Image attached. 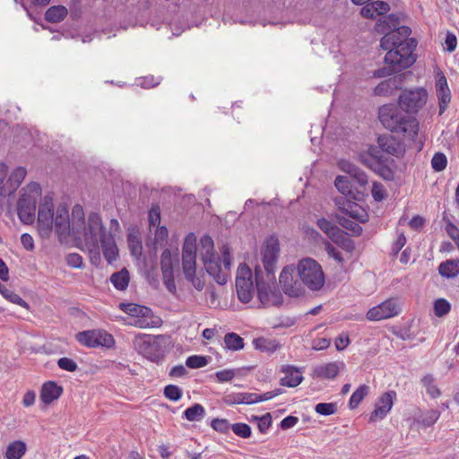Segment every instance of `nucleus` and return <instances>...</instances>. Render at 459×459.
<instances>
[{
	"mask_svg": "<svg viewBox=\"0 0 459 459\" xmlns=\"http://www.w3.org/2000/svg\"><path fill=\"white\" fill-rule=\"evenodd\" d=\"M411 30L408 26H400L388 33H385L380 40V47L387 50L385 63L388 67L380 68L374 73L375 77H385L411 66L416 57L413 51L417 42L409 38Z\"/></svg>",
	"mask_w": 459,
	"mask_h": 459,
	"instance_id": "1",
	"label": "nucleus"
},
{
	"mask_svg": "<svg viewBox=\"0 0 459 459\" xmlns=\"http://www.w3.org/2000/svg\"><path fill=\"white\" fill-rule=\"evenodd\" d=\"M279 255V240L272 236L266 239L261 249L264 270L259 265L255 268L257 298L264 307H279L283 301L282 295L276 286L274 274Z\"/></svg>",
	"mask_w": 459,
	"mask_h": 459,
	"instance_id": "2",
	"label": "nucleus"
},
{
	"mask_svg": "<svg viewBox=\"0 0 459 459\" xmlns=\"http://www.w3.org/2000/svg\"><path fill=\"white\" fill-rule=\"evenodd\" d=\"M403 111L394 104L384 105L378 110L379 121L387 130L414 140L418 135L419 123L414 117L404 114Z\"/></svg>",
	"mask_w": 459,
	"mask_h": 459,
	"instance_id": "3",
	"label": "nucleus"
},
{
	"mask_svg": "<svg viewBox=\"0 0 459 459\" xmlns=\"http://www.w3.org/2000/svg\"><path fill=\"white\" fill-rule=\"evenodd\" d=\"M183 273L187 281L201 291L204 288L205 281L203 273H196V245L194 234H188L185 239L182 249Z\"/></svg>",
	"mask_w": 459,
	"mask_h": 459,
	"instance_id": "4",
	"label": "nucleus"
},
{
	"mask_svg": "<svg viewBox=\"0 0 459 459\" xmlns=\"http://www.w3.org/2000/svg\"><path fill=\"white\" fill-rule=\"evenodd\" d=\"M206 273L220 285L227 283L230 275V248L224 244L221 247V255L213 254L201 258Z\"/></svg>",
	"mask_w": 459,
	"mask_h": 459,
	"instance_id": "5",
	"label": "nucleus"
},
{
	"mask_svg": "<svg viewBox=\"0 0 459 459\" xmlns=\"http://www.w3.org/2000/svg\"><path fill=\"white\" fill-rule=\"evenodd\" d=\"M168 338L165 335H138L134 340V349L151 361L161 360L167 351Z\"/></svg>",
	"mask_w": 459,
	"mask_h": 459,
	"instance_id": "6",
	"label": "nucleus"
},
{
	"mask_svg": "<svg viewBox=\"0 0 459 459\" xmlns=\"http://www.w3.org/2000/svg\"><path fill=\"white\" fill-rule=\"evenodd\" d=\"M41 195L39 183L31 182L22 188L17 204L18 216L24 224H31L35 220L37 200Z\"/></svg>",
	"mask_w": 459,
	"mask_h": 459,
	"instance_id": "7",
	"label": "nucleus"
},
{
	"mask_svg": "<svg viewBox=\"0 0 459 459\" xmlns=\"http://www.w3.org/2000/svg\"><path fill=\"white\" fill-rule=\"evenodd\" d=\"M300 280L311 290H318L325 284V275L321 265L312 258H304L298 264Z\"/></svg>",
	"mask_w": 459,
	"mask_h": 459,
	"instance_id": "8",
	"label": "nucleus"
},
{
	"mask_svg": "<svg viewBox=\"0 0 459 459\" xmlns=\"http://www.w3.org/2000/svg\"><path fill=\"white\" fill-rule=\"evenodd\" d=\"M428 92L420 88L417 90H405L399 97V107L407 114H416L426 104Z\"/></svg>",
	"mask_w": 459,
	"mask_h": 459,
	"instance_id": "9",
	"label": "nucleus"
},
{
	"mask_svg": "<svg viewBox=\"0 0 459 459\" xmlns=\"http://www.w3.org/2000/svg\"><path fill=\"white\" fill-rule=\"evenodd\" d=\"M236 290L239 300L243 303L251 301L254 296L252 273L246 264L238 267L236 275Z\"/></svg>",
	"mask_w": 459,
	"mask_h": 459,
	"instance_id": "10",
	"label": "nucleus"
},
{
	"mask_svg": "<svg viewBox=\"0 0 459 459\" xmlns=\"http://www.w3.org/2000/svg\"><path fill=\"white\" fill-rule=\"evenodd\" d=\"M75 338L81 344L89 348H97L100 346L111 348L115 344L112 334L104 330H86L79 332Z\"/></svg>",
	"mask_w": 459,
	"mask_h": 459,
	"instance_id": "11",
	"label": "nucleus"
},
{
	"mask_svg": "<svg viewBox=\"0 0 459 459\" xmlns=\"http://www.w3.org/2000/svg\"><path fill=\"white\" fill-rule=\"evenodd\" d=\"M112 234L108 231L103 223L101 217L97 212H91L88 216L87 226L84 232L85 245L97 247L102 241V236Z\"/></svg>",
	"mask_w": 459,
	"mask_h": 459,
	"instance_id": "12",
	"label": "nucleus"
},
{
	"mask_svg": "<svg viewBox=\"0 0 459 459\" xmlns=\"http://www.w3.org/2000/svg\"><path fill=\"white\" fill-rule=\"evenodd\" d=\"M54 204L50 196H45L43 203L39 206L38 226L42 236L48 237L53 230Z\"/></svg>",
	"mask_w": 459,
	"mask_h": 459,
	"instance_id": "13",
	"label": "nucleus"
},
{
	"mask_svg": "<svg viewBox=\"0 0 459 459\" xmlns=\"http://www.w3.org/2000/svg\"><path fill=\"white\" fill-rule=\"evenodd\" d=\"M359 161L385 180L391 181L394 178V173L392 169V166L394 163L393 159L386 157L385 159L376 160L368 156H360Z\"/></svg>",
	"mask_w": 459,
	"mask_h": 459,
	"instance_id": "14",
	"label": "nucleus"
},
{
	"mask_svg": "<svg viewBox=\"0 0 459 459\" xmlns=\"http://www.w3.org/2000/svg\"><path fill=\"white\" fill-rule=\"evenodd\" d=\"M295 268L293 266H285L281 272L279 282L283 292L293 298L299 297L303 293L301 283L294 280Z\"/></svg>",
	"mask_w": 459,
	"mask_h": 459,
	"instance_id": "15",
	"label": "nucleus"
},
{
	"mask_svg": "<svg viewBox=\"0 0 459 459\" xmlns=\"http://www.w3.org/2000/svg\"><path fill=\"white\" fill-rule=\"evenodd\" d=\"M399 312L400 308L396 300L389 299L370 308L367 313V319L369 321H380L395 316Z\"/></svg>",
	"mask_w": 459,
	"mask_h": 459,
	"instance_id": "16",
	"label": "nucleus"
},
{
	"mask_svg": "<svg viewBox=\"0 0 459 459\" xmlns=\"http://www.w3.org/2000/svg\"><path fill=\"white\" fill-rule=\"evenodd\" d=\"M396 394L394 391L384 393L377 401L376 408L369 416L370 422H376L379 420H383L394 404V398Z\"/></svg>",
	"mask_w": 459,
	"mask_h": 459,
	"instance_id": "17",
	"label": "nucleus"
},
{
	"mask_svg": "<svg viewBox=\"0 0 459 459\" xmlns=\"http://www.w3.org/2000/svg\"><path fill=\"white\" fill-rule=\"evenodd\" d=\"M436 94L438 100L439 112L441 116L447 109L451 101V91L447 81L443 73H438L436 81Z\"/></svg>",
	"mask_w": 459,
	"mask_h": 459,
	"instance_id": "18",
	"label": "nucleus"
},
{
	"mask_svg": "<svg viewBox=\"0 0 459 459\" xmlns=\"http://www.w3.org/2000/svg\"><path fill=\"white\" fill-rule=\"evenodd\" d=\"M53 228H55V230L60 238L62 237L65 238L69 235L70 219L66 206L59 205L56 208L54 215Z\"/></svg>",
	"mask_w": 459,
	"mask_h": 459,
	"instance_id": "19",
	"label": "nucleus"
},
{
	"mask_svg": "<svg viewBox=\"0 0 459 459\" xmlns=\"http://www.w3.org/2000/svg\"><path fill=\"white\" fill-rule=\"evenodd\" d=\"M377 143L382 152L394 156H400L403 153L404 149L401 142L395 137L389 134L379 135Z\"/></svg>",
	"mask_w": 459,
	"mask_h": 459,
	"instance_id": "20",
	"label": "nucleus"
},
{
	"mask_svg": "<svg viewBox=\"0 0 459 459\" xmlns=\"http://www.w3.org/2000/svg\"><path fill=\"white\" fill-rule=\"evenodd\" d=\"M403 82V76L399 74L382 81L375 89L374 93L376 96H389L398 89H400Z\"/></svg>",
	"mask_w": 459,
	"mask_h": 459,
	"instance_id": "21",
	"label": "nucleus"
},
{
	"mask_svg": "<svg viewBox=\"0 0 459 459\" xmlns=\"http://www.w3.org/2000/svg\"><path fill=\"white\" fill-rule=\"evenodd\" d=\"M339 167L343 172L349 174L359 186L365 187L368 185L367 174L351 161L342 160L339 162Z\"/></svg>",
	"mask_w": 459,
	"mask_h": 459,
	"instance_id": "22",
	"label": "nucleus"
},
{
	"mask_svg": "<svg viewBox=\"0 0 459 459\" xmlns=\"http://www.w3.org/2000/svg\"><path fill=\"white\" fill-rule=\"evenodd\" d=\"M63 394V387L54 381L43 384L40 391V400L45 404H49L57 400Z\"/></svg>",
	"mask_w": 459,
	"mask_h": 459,
	"instance_id": "23",
	"label": "nucleus"
},
{
	"mask_svg": "<svg viewBox=\"0 0 459 459\" xmlns=\"http://www.w3.org/2000/svg\"><path fill=\"white\" fill-rule=\"evenodd\" d=\"M281 372L285 375L281 378L280 384L283 386L296 387L303 380V377L299 368L292 366H284Z\"/></svg>",
	"mask_w": 459,
	"mask_h": 459,
	"instance_id": "24",
	"label": "nucleus"
},
{
	"mask_svg": "<svg viewBox=\"0 0 459 459\" xmlns=\"http://www.w3.org/2000/svg\"><path fill=\"white\" fill-rule=\"evenodd\" d=\"M102 253L108 264H112L118 256V248L116 245L113 234L102 236V241L100 243Z\"/></svg>",
	"mask_w": 459,
	"mask_h": 459,
	"instance_id": "25",
	"label": "nucleus"
},
{
	"mask_svg": "<svg viewBox=\"0 0 459 459\" xmlns=\"http://www.w3.org/2000/svg\"><path fill=\"white\" fill-rule=\"evenodd\" d=\"M438 273L446 279H455L459 275V258L447 259L439 264Z\"/></svg>",
	"mask_w": 459,
	"mask_h": 459,
	"instance_id": "26",
	"label": "nucleus"
},
{
	"mask_svg": "<svg viewBox=\"0 0 459 459\" xmlns=\"http://www.w3.org/2000/svg\"><path fill=\"white\" fill-rule=\"evenodd\" d=\"M68 10L64 5H52L45 13V20L50 23H58L65 19Z\"/></svg>",
	"mask_w": 459,
	"mask_h": 459,
	"instance_id": "27",
	"label": "nucleus"
},
{
	"mask_svg": "<svg viewBox=\"0 0 459 459\" xmlns=\"http://www.w3.org/2000/svg\"><path fill=\"white\" fill-rule=\"evenodd\" d=\"M340 371L337 362H330L315 368L314 375L321 378H334Z\"/></svg>",
	"mask_w": 459,
	"mask_h": 459,
	"instance_id": "28",
	"label": "nucleus"
},
{
	"mask_svg": "<svg viewBox=\"0 0 459 459\" xmlns=\"http://www.w3.org/2000/svg\"><path fill=\"white\" fill-rule=\"evenodd\" d=\"M26 453V444L17 440L10 443L5 451V459H21Z\"/></svg>",
	"mask_w": 459,
	"mask_h": 459,
	"instance_id": "29",
	"label": "nucleus"
},
{
	"mask_svg": "<svg viewBox=\"0 0 459 459\" xmlns=\"http://www.w3.org/2000/svg\"><path fill=\"white\" fill-rule=\"evenodd\" d=\"M255 400V393H238L228 395L225 402L228 404H254Z\"/></svg>",
	"mask_w": 459,
	"mask_h": 459,
	"instance_id": "30",
	"label": "nucleus"
},
{
	"mask_svg": "<svg viewBox=\"0 0 459 459\" xmlns=\"http://www.w3.org/2000/svg\"><path fill=\"white\" fill-rule=\"evenodd\" d=\"M129 273L124 268L119 272L114 273L110 277V281L114 287L119 290H124L129 284Z\"/></svg>",
	"mask_w": 459,
	"mask_h": 459,
	"instance_id": "31",
	"label": "nucleus"
},
{
	"mask_svg": "<svg viewBox=\"0 0 459 459\" xmlns=\"http://www.w3.org/2000/svg\"><path fill=\"white\" fill-rule=\"evenodd\" d=\"M120 308L132 316H147L151 309L134 303H121Z\"/></svg>",
	"mask_w": 459,
	"mask_h": 459,
	"instance_id": "32",
	"label": "nucleus"
},
{
	"mask_svg": "<svg viewBox=\"0 0 459 459\" xmlns=\"http://www.w3.org/2000/svg\"><path fill=\"white\" fill-rule=\"evenodd\" d=\"M27 171L23 167L16 168L8 178L10 194L13 193L22 184L23 179L25 178Z\"/></svg>",
	"mask_w": 459,
	"mask_h": 459,
	"instance_id": "33",
	"label": "nucleus"
},
{
	"mask_svg": "<svg viewBox=\"0 0 459 459\" xmlns=\"http://www.w3.org/2000/svg\"><path fill=\"white\" fill-rule=\"evenodd\" d=\"M369 392V386L366 385H359L351 394L349 401V407L351 409L357 408L361 401L368 395Z\"/></svg>",
	"mask_w": 459,
	"mask_h": 459,
	"instance_id": "34",
	"label": "nucleus"
},
{
	"mask_svg": "<svg viewBox=\"0 0 459 459\" xmlns=\"http://www.w3.org/2000/svg\"><path fill=\"white\" fill-rule=\"evenodd\" d=\"M205 414V410L203 405L195 403L193 406L187 408L184 411L185 418L189 421L201 420Z\"/></svg>",
	"mask_w": 459,
	"mask_h": 459,
	"instance_id": "35",
	"label": "nucleus"
},
{
	"mask_svg": "<svg viewBox=\"0 0 459 459\" xmlns=\"http://www.w3.org/2000/svg\"><path fill=\"white\" fill-rule=\"evenodd\" d=\"M199 253L201 258L208 257L209 255L216 254L214 252L213 240L209 235H204L201 238Z\"/></svg>",
	"mask_w": 459,
	"mask_h": 459,
	"instance_id": "36",
	"label": "nucleus"
},
{
	"mask_svg": "<svg viewBox=\"0 0 459 459\" xmlns=\"http://www.w3.org/2000/svg\"><path fill=\"white\" fill-rule=\"evenodd\" d=\"M226 347L232 351H238L244 347V340L235 333H229L224 337Z\"/></svg>",
	"mask_w": 459,
	"mask_h": 459,
	"instance_id": "37",
	"label": "nucleus"
},
{
	"mask_svg": "<svg viewBox=\"0 0 459 459\" xmlns=\"http://www.w3.org/2000/svg\"><path fill=\"white\" fill-rule=\"evenodd\" d=\"M316 224L331 238L340 231V229L334 223L325 218L318 219Z\"/></svg>",
	"mask_w": 459,
	"mask_h": 459,
	"instance_id": "38",
	"label": "nucleus"
},
{
	"mask_svg": "<svg viewBox=\"0 0 459 459\" xmlns=\"http://www.w3.org/2000/svg\"><path fill=\"white\" fill-rule=\"evenodd\" d=\"M440 417V412L437 410H429L422 412L418 419V422L424 427L432 426Z\"/></svg>",
	"mask_w": 459,
	"mask_h": 459,
	"instance_id": "39",
	"label": "nucleus"
},
{
	"mask_svg": "<svg viewBox=\"0 0 459 459\" xmlns=\"http://www.w3.org/2000/svg\"><path fill=\"white\" fill-rule=\"evenodd\" d=\"M338 222L343 228L351 230L352 234L355 236H359L362 233L361 226L358 222L351 220L350 218L339 217Z\"/></svg>",
	"mask_w": 459,
	"mask_h": 459,
	"instance_id": "40",
	"label": "nucleus"
},
{
	"mask_svg": "<svg viewBox=\"0 0 459 459\" xmlns=\"http://www.w3.org/2000/svg\"><path fill=\"white\" fill-rule=\"evenodd\" d=\"M160 267L162 273H173V258L169 249H165L160 256Z\"/></svg>",
	"mask_w": 459,
	"mask_h": 459,
	"instance_id": "41",
	"label": "nucleus"
},
{
	"mask_svg": "<svg viewBox=\"0 0 459 459\" xmlns=\"http://www.w3.org/2000/svg\"><path fill=\"white\" fill-rule=\"evenodd\" d=\"M446 156L442 152H436L431 160L432 169L437 172H440L446 169Z\"/></svg>",
	"mask_w": 459,
	"mask_h": 459,
	"instance_id": "42",
	"label": "nucleus"
},
{
	"mask_svg": "<svg viewBox=\"0 0 459 459\" xmlns=\"http://www.w3.org/2000/svg\"><path fill=\"white\" fill-rule=\"evenodd\" d=\"M316 413L323 416H329L337 411V404L334 403H320L315 407Z\"/></svg>",
	"mask_w": 459,
	"mask_h": 459,
	"instance_id": "43",
	"label": "nucleus"
},
{
	"mask_svg": "<svg viewBox=\"0 0 459 459\" xmlns=\"http://www.w3.org/2000/svg\"><path fill=\"white\" fill-rule=\"evenodd\" d=\"M334 186L344 195L351 193L350 180L345 176H337L334 180Z\"/></svg>",
	"mask_w": 459,
	"mask_h": 459,
	"instance_id": "44",
	"label": "nucleus"
},
{
	"mask_svg": "<svg viewBox=\"0 0 459 459\" xmlns=\"http://www.w3.org/2000/svg\"><path fill=\"white\" fill-rule=\"evenodd\" d=\"M208 364V359L204 356L192 355L186 360V365L189 368H200Z\"/></svg>",
	"mask_w": 459,
	"mask_h": 459,
	"instance_id": "45",
	"label": "nucleus"
},
{
	"mask_svg": "<svg viewBox=\"0 0 459 459\" xmlns=\"http://www.w3.org/2000/svg\"><path fill=\"white\" fill-rule=\"evenodd\" d=\"M451 309V306L445 299H438L434 303V312L438 317L444 316L448 314Z\"/></svg>",
	"mask_w": 459,
	"mask_h": 459,
	"instance_id": "46",
	"label": "nucleus"
},
{
	"mask_svg": "<svg viewBox=\"0 0 459 459\" xmlns=\"http://www.w3.org/2000/svg\"><path fill=\"white\" fill-rule=\"evenodd\" d=\"M164 395L170 401L177 402L182 396V390L175 385H169L164 388Z\"/></svg>",
	"mask_w": 459,
	"mask_h": 459,
	"instance_id": "47",
	"label": "nucleus"
},
{
	"mask_svg": "<svg viewBox=\"0 0 459 459\" xmlns=\"http://www.w3.org/2000/svg\"><path fill=\"white\" fill-rule=\"evenodd\" d=\"M211 427L222 434H226L231 429V425L226 419H213L211 422Z\"/></svg>",
	"mask_w": 459,
	"mask_h": 459,
	"instance_id": "48",
	"label": "nucleus"
},
{
	"mask_svg": "<svg viewBox=\"0 0 459 459\" xmlns=\"http://www.w3.org/2000/svg\"><path fill=\"white\" fill-rule=\"evenodd\" d=\"M231 429L242 438H248L251 436V428L246 423H235L231 425Z\"/></svg>",
	"mask_w": 459,
	"mask_h": 459,
	"instance_id": "49",
	"label": "nucleus"
},
{
	"mask_svg": "<svg viewBox=\"0 0 459 459\" xmlns=\"http://www.w3.org/2000/svg\"><path fill=\"white\" fill-rule=\"evenodd\" d=\"M57 366L61 369L68 371V372H74L78 368L77 363L74 359L67 358V357L60 358L57 360Z\"/></svg>",
	"mask_w": 459,
	"mask_h": 459,
	"instance_id": "50",
	"label": "nucleus"
},
{
	"mask_svg": "<svg viewBox=\"0 0 459 459\" xmlns=\"http://www.w3.org/2000/svg\"><path fill=\"white\" fill-rule=\"evenodd\" d=\"M255 420L258 421V429L261 433H266L268 429L272 425V416L270 413H266L261 417L255 416L254 417Z\"/></svg>",
	"mask_w": 459,
	"mask_h": 459,
	"instance_id": "51",
	"label": "nucleus"
},
{
	"mask_svg": "<svg viewBox=\"0 0 459 459\" xmlns=\"http://www.w3.org/2000/svg\"><path fill=\"white\" fill-rule=\"evenodd\" d=\"M371 194L375 201L380 202L386 196V192L381 183L374 182L371 189Z\"/></svg>",
	"mask_w": 459,
	"mask_h": 459,
	"instance_id": "52",
	"label": "nucleus"
},
{
	"mask_svg": "<svg viewBox=\"0 0 459 459\" xmlns=\"http://www.w3.org/2000/svg\"><path fill=\"white\" fill-rule=\"evenodd\" d=\"M254 344L256 349L261 351H273L276 350V344H273L272 342L264 339V338H257L254 340Z\"/></svg>",
	"mask_w": 459,
	"mask_h": 459,
	"instance_id": "53",
	"label": "nucleus"
},
{
	"mask_svg": "<svg viewBox=\"0 0 459 459\" xmlns=\"http://www.w3.org/2000/svg\"><path fill=\"white\" fill-rule=\"evenodd\" d=\"M163 283L166 286L167 290L173 295L177 293V287L175 284L174 273H162Z\"/></svg>",
	"mask_w": 459,
	"mask_h": 459,
	"instance_id": "54",
	"label": "nucleus"
},
{
	"mask_svg": "<svg viewBox=\"0 0 459 459\" xmlns=\"http://www.w3.org/2000/svg\"><path fill=\"white\" fill-rule=\"evenodd\" d=\"M360 13L363 17L368 18V19H375L377 16L373 2L367 3L361 8Z\"/></svg>",
	"mask_w": 459,
	"mask_h": 459,
	"instance_id": "55",
	"label": "nucleus"
},
{
	"mask_svg": "<svg viewBox=\"0 0 459 459\" xmlns=\"http://www.w3.org/2000/svg\"><path fill=\"white\" fill-rule=\"evenodd\" d=\"M68 265L74 268H81L82 266V258L79 254L72 253L66 257Z\"/></svg>",
	"mask_w": 459,
	"mask_h": 459,
	"instance_id": "56",
	"label": "nucleus"
},
{
	"mask_svg": "<svg viewBox=\"0 0 459 459\" xmlns=\"http://www.w3.org/2000/svg\"><path fill=\"white\" fill-rule=\"evenodd\" d=\"M235 371L233 369H223L216 372V377L219 382L230 381L235 377Z\"/></svg>",
	"mask_w": 459,
	"mask_h": 459,
	"instance_id": "57",
	"label": "nucleus"
},
{
	"mask_svg": "<svg viewBox=\"0 0 459 459\" xmlns=\"http://www.w3.org/2000/svg\"><path fill=\"white\" fill-rule=\"evenodd\" d=\"M129 246L134 255H139L142 253V242L135 237H129Z\"/></svg>",
	"mask_w": 459,
	"mask_h": 459,
	"instance_id": "58",
	"label": "nucleus"
},
{
	"mask_svg": "<svg viewBox=\"0 0 459 459\" xmlns=\"http://www.w3.org/2000/svg\"><path fill=\"white\" fill-rule=\"evenodd\" d=\"M445 44L446 50L448 52L455 51L457 46V39L455 35L452 32H447L445 39Z\"/></svg>",
	"mask_w": 459,
	"mask_h": 459,
	"instance_id": "59",
	"label": "nucleus"
},
{
	"mask_svg": "<svg viewBox=\"0 0 459 459\" xmlns=\"http://www.w3.org/2000/svg\"><path fill=\"white\" fill-rule=\"evenodd\" d=\"M405 244L406 238L403 233H400L392 247V252L394 253V255H396L401 251V249L405 246Z\"/></svg>",
	"mask_w": 459,
	"mask_h": 459,
	"instance_id": "60",
	"label": "nucleus"
},
{
	"mask_svg": "<svg viewBox=\"0 0 459 459\" xmlns=\"http://www.w3.org/2000/svg\"><path fill=\"white\" fill-rule=\"evenodd\" d=\"M372 2L374 4V7L377 15H384L389 12L390 5L386 2L380 0Z\"/></svg>",
	"mask_w": 459,
	"mask_h": 459,
	"instance_id": "61",
	"label": "nucleus"
},
{
	"mask_svg": "<svg viewBox=\"0 0 459 459\" xmlns=\"http://www.w3.org/2000/svg\"><path fill=\"white\" fill-rule=\"evenodd\" d=\"M446 231L447 235L455 241L459 240V229L451 221H448L446 225Z\"/></svg>",
	"mask_w": 459,
	"mask_h": 459,
	"instance_id": "62",
	"label": "nucleus"
},
{
	"mask_svg": "<svg viewBox=\"0 0 459 459\" xmlns=\"http://www.w3.org/2000/svg\"><path fill=\"white\" fill-rule=\"evenodd\" d=\"M21 242L26 250L32 251L34 249V240L30 234L23 233L21 236Z\"/></svg>",
	"mask_w": 459,
	"mask_h": 459,
	"instance_id": "63",
	"label": "nucleus"
},
{
	"mask_svg": "<svg viewBox=\"0 0 459 459\" xmlns=\"http://www.w3.org/2000/svg\"><path fill=\"white\" fill-rule=\"evenodd\" d=\"M150 227L159 226L160 222V215L159 208H152L149 212Z\"/></svg>",
	"mask_w": 459,
	"mask_h": 459,
	"instance_id": "64",
	"label": "nucleus"
}]
</instances>
